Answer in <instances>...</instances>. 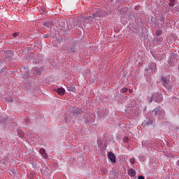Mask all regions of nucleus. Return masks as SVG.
<instances>
[{"mask_svg":"<svg viewBox=\"0 0 179 179\" xmlns=\"http://www.w3.org/2000/svg\"><path fill=\"white\" fill-rule=\"evenodd\" d=\"M159 40H161V41H162V40H163V39L161 38Z\"/></svg>","mask_w":179,"mask_h":179,"instance_id":"nucleus-28","label":"nucleus"},{"mask_svg":"<svg viewBox=\"0 0 179 179\" xmlns=\"http://www.w3.org/2000/svg\"><path fill=\"white\" fill-rule=\"evenodd\" d=\"M39 153H41V155H44L45 153V149L44 148H41L39 150Z\"/></svg>","mask_w":179,"mask_h":179,"instance_id":"nucleus-14","label":"nucleus"},{"mask_svg":"<svg viewBox=\"0 0 179 179\" xmlns=\"http://www.w3.org/2000/svg\"><path fill=\"white\" fill-rule=\"evenodd\" d=\"M178 163H179V161H178Z\"/></svg>","mask_w":179,"mask_h":179,"instance_id":"nucleus-30","label":"nucleus"},{"mask_svg":"<svg viewBox=\"0 0 179 179\" xmlns=\"http://www.w3.org/2000/svg\"><path fill=\"white\" fill-rule=\"evenodd\" d=\"M42 156H43L44 159H47V157H48V155H47L46 152H45L43 155H42Z\"/></svg>","mask_w":179,"mask_h":179,"instance_id":"nucleus-19","label":"nucleus"},{"mask_svg":"<svg viewBox=\"0 0 179 179\" xmlns=\"http://www.w3.org/2000/svg\"><path fill=\"white\" fill-rule=\"evenodd\" d=\"M152 114L155 115L156 116L158 114H160V108H155L153 110H152Z\"/></svg>","mask_w":179,"mask_h":179,"instance_id":"nucleus-9","label":"nucleus"},{"mask_svg":"<svg viewBox=\"0 0 179 179\" xmlns=\"http://www.w3.org/2000/svg\"><path fill=\"white\" fill-rule=\"evenodd\" d=\"M135 159L134 158H131L130 159V163H131V164H135Z\"/></svg>","mask_w":179,"mask_h":179,"instance_id":"nucleus-16","label":"nucleus"},{"mask_svg":"<svg viewBox=\"0 0 179 179\" xmlns=\"http://www.w3.org/2000/svg\"><path fill=\"white\" fill-rule=\"evenodd\" d=\"M139 159H140V162L143 163V162H145V160H146V157H145V156H140Z\"/></svg>","mask_w":179,"mask_h":179,"instance_id":"nucleus-12","label":"nucleus"},{"mask_svg":"<svg viewBox=\"0 0 179 179\" xmlns=\"http://www.w3.org/2000/svg\"><path fill=\"white\" fill-rule=\"evenodd\" d=\"M155 96H156V92H153L151 95H149L148 96V100L149 103H152L153 101V99H155Z\"/></svg>","mask_w":179,"mask_h":179,"instance_id":"nucleus-8","label":"nucleus"},{"mask_svg":"<svg viewBox=\"0 0 179 179\" xmlns=\"http://www.w3.org/2000/svg\"><path fill=\"white\" fill-rule=\"evenodd\" d=\"M149 69L151 72H155V71H156V64L150 63L149 65Z\"/></svg>","mask_w":179,"mask_h":179,"instance_id":"nucleus-7","label":"nucleus"},{"mask_svg":"<svg viewBox=\"0 0 179 179\" xmlns=\"http://www.w3.org/2000/svg\"><path fill=\"white\" fill-rule=\"evenodd\" d=\"M104 16H106V11L103 10H98L96 13L92 14V16H90L88 17H81V20H85V22L89 23L90 22H92L94 17H99L101 19V17H104Z\"/></svg>","mask_w":179,"mask_h":179,"instance_id":"nucleus-1","label":"nucleus"},{"mask_svg":"<svg viewBox=\"0 0 179 179\" xmlns=\"http://www.w3.org/2000/svg\"><path fill=\"white\" fill-rule=\"evenodd\" d=\"M169 6H174V2H176V0H169Z\"/></svg>","mask_w":179,"mask_h":179,"instance_id":"nucleus-15","label":"nucleus"},{"mask_svg":"<svg viewBox=\"0 0 179 179\" xmlns=\"http://www.w3.org/2000/svg\"><path fill=\"white\" fill-rule=\"evenodd\" d=\"M129 93H132V92H134V90H129Z\"/></svg>","mask_w":179,"mask_h":179,"instance_id":"nucleus-25","label":"nucleus"},{"mask_svg":"<svg viewBox=\"0 0 179 179\" xmlns=\"http://www.w3.org/2000/svg\"><path fill=\"white\" fill-rule=\"evenodd\" d=\"M76 50L75 49V48H71V50L70 51V52L73 53L76 52Z\"/></svg>","mask_w":179,"mask_h":179,"instance_id":"nucleus-20","label":"nucleus"},{"mask_svg":"<svg viewBox=\"0 0 179 179\" xmlns=\"http://www.w3.org/2000/svg\"><path fill=\"white\" fill-rule=\"evenodd\" d=\"M162 33H163V31L157 30L156 32H155V34H156V36H162Z\"/></svg>","mask_w":179,"mask_h":179,"instance_id":"nucleus-11","label":"nucleus"},{"mask_svg":"<svg viewBox=\"0 0 179 179\" xmlns=\"http://www.w3.org/2000/svg\"><path fill=\"white\" fill-rule=\"evenodd\" d=\"M162 83L163 86H164V87H166V89H171V83L170 82V80L167 78L163 77L162 78Z\"/></svg>","mask_w":179,"mask_h":179,"instance_id":"nucleus-2","label":"nucleus"},{"mask_svg":"<svg viewBox=\"0 0 179 179\" xmlns=\"http://www.w3.org/2000/svg\"><path fill=\"white\" fill-rule=\"evenodd\" d=\"M128 174L130 177H135V176H136V171L134 169H130L128 171Z\"/></svg>","mask_w":179,"mask_h":179,"instance_id":"nucleus-6","label":"nucleus"},{"mask_svg":"<svg viewBox=\"0 0 179 179\" xmlns=\"http://www.w3.org/2000/svg\"><path fill=\"white\" fill-rule=\"evenodd\" d=\"M38 70V68L35 67L34 69V73H36V75H40V71H37Z\"/></svg>","mask_w":179,"mask_h":179,"instance_id":"nucleus-13","label":"nucleus"},{"mask_svg":"<svg viewBox=\"0 0 179 179\" xmlns=\"http://www.w3.org/2000/svg\"><path fill=\"white\" fill-rule=\"evenodd\" d=\"M43 38H48V34H44V35L43 36Z\"/></svg>","mask_w":179,"mask_h":179,"instance_id":"nucleus-23","label":"nucleus"},{"mask_svg":"<svg viewBox=\"0 0 179 179\" xmlns=\"http://www.w3.org/2000/svg\"><path fill=\"white\" fill-rule=\"evenodd\" d=\"M13 37H17V36H19V33L15 32L13 34Z\"/></svg>","mask_w":179,"mask_h":179,"instance_id":"nucleus-22","label":"nucleus"},{"mask_svg":"<svg viewBox=\"0 0 179 179\" xmlns=\"http://www.w3.org/2000/svg\"><path fill=\"white\" fill-rule=\"evenodd\" d=\"M108 159H110V162H112V163H115V155H114V153L110 152L108 155Z\"/></svg>","mask_w":179,"mask_h":179,"instance_id":"nucleus-4","label":"nucleus"},{"mask_svg":"<svg viewBox=\"0 0 179 179\" xmlns=\"http://www.w3.org/2000/svg\"><path fill=\"white\" fill-rule=\"evenodd\" d=\"M154 99H155V101L157 103H160V101H163V96H162L161 93L156 92V94Z\"/></svg>","mask_w":179,"mask_h":179,"instance_id":"nucleus-3","label":"nucleus"},{"mask_svg":"<svg viewBox=\"0 0 179 179\" xmlns=\"http://www.w3.org/2000/svg\"><path fill=\"white\" fill-rule=\"evenodd\" d=\"M128 138H124V142H127Z\"/></svg>","mask_w":179,"mask_h":179,"instance_id":"nucleus-27","label":"nucleus"},{"mask_svg":"<svg viewBox=\"0 0 179 179\" xmlns=\"http://www.w3.org/2000/svg\"><path fill=\"white\" fill-rule=\"evenodd\" d=\"M70 92H76L75 87H71V89L69 90Z\"/></svg>","mask_w":179,"mask_h":179,"instance_id":"nucleus-17","label":"nucleus"},{"mask_svg":"<svg viewBox=\"0 0 179 179\" xmlns=\"http://www.w3.org/2000/svg\"><path fill=\"white\" fill-rule=\"evenodd\" d=\"M73 114H74V115H79V114H80V109L79 108H76L73 111Z\"/></svg>","mask_w":179,"mask_h":179,"instance_id":"nucleus-10","label":"nucleus"},{"mask_svg":"<svg viewBox=\"0 0 179 179\" xmlns=\"http://www.w3.org/2000/svg\"><path fill=\"white\" fill-rule=\"evenodd\" d=\"M122 93H127V92H128V88H123L122 90Z\"/></svg>","mask_w":179,"mask_h":179,"instance_id":"nucleus-18","label":"nucleus"},{"mask_svg":"<svg viewBox=\"0 0 179 179\" xmlns=\"http://www.w3.org/2000/svg\"><path fill=\"white\" fill-rule=\"evenodd\" d=\"M138 179H145V177L143 176H139Z\"/></svg>","mask_w":179,"mask_h":179,"instance_id":"nucleus-24","label":"nucleus"},{"mask_svg":"<svg viewBox=\"0 0 179 179\" xmlns=\"http://www.w3.org/2000/svg\"><path fill=\"white\" fill-rule=\"evenodd\" d=\"M145 72H147V73H148L149 72V70L148 69H145Z\"/></svg>","mask_w":179,"mask_h":179,"instance_id":"nucleus-26","label":"nucleus"},{"mask_svg":"<svg viewBox=\"0 0 179 179\" xmlns=\"http://www.w3.org/2000/svg\"><path fill=\"white\" fill-rule=\"evenodd\" d=\"M55 92H57L59 96H64L65 94V89L64 88H57Z\"/></svg>","mask_w":179,"mask_h":179,"instance_id":"nucleus-5","label":"nucleus"},{"mask_svg":"<svg viewBox=\"0 0 179 179\" xmlns=\"http://www.w3.org/2000/svg\"><path fill=\"white\" fill-rule=\"evenodd\" d=\"M10 101H13V100L11 99Z\"/></svg>","mask_w":179,"mask_h":179,"instance_id":"nucleus-29","label":"nucleus"},{"mask_svg":"<svg viewBox=\"0 0 179 179\" xmlns=\"http://www.w3.org/2000/svg\"><path fill=\"white\" fill-rule=\"evenodd\" d=\"M102 171H103V173L104 174H106V173H107V169H106V168H103V169H102Z\"/></svg>","mask_w":179,"mask_h":179,"instance_id":"nucleus-21","label":"nucleus"}]
</instances>
